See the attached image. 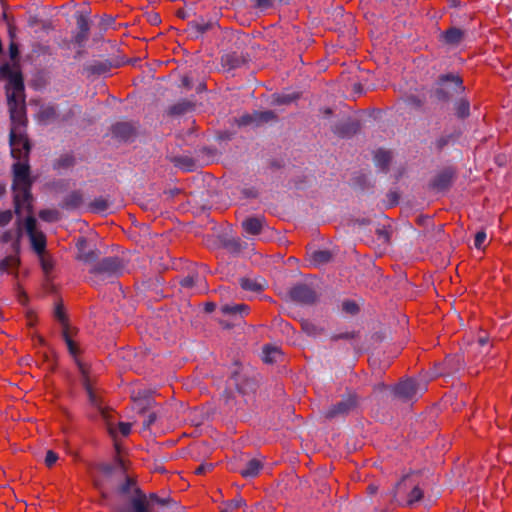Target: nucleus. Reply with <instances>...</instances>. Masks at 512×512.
I'll list each match as a JSON object with an SVG mask.
<instances>
[{
    "label": "nucleus",
    "instance_id": "10",
    "mask_svg": "<svg viewBox=\"0 0 512 512\" xmlns=\"http://www.w3.org/2000/svg\"><path fill=\"white\" fill-rule=\"evenodd\" d=\"M289 297L292 301L305 305L314 304L317 300L316 292L310 286L303 283L294 285L289 290Z\"/></svg>",
    "mask_w": 512,
    "mask_h": 512
},
{
    "label": "nucleus",
    "instance_id": "52",
    "mask_svg": "<svg viewBox=\"0 0 512 512\" xmlns=\"http://www.w3.org/2000/svg\"><path fill=\"white\" fill-rule=\"evenodd\" d=\"M297 98V94H281L276 97L275 102L280 105L290 104Z\"/></svg>",
    "mask_w": 512,
    "mask_h": 512
},
{
    "label": "nucleus",
    "instance_id": "44",
    "mask_svg": "<svg viewBox=\"0 0 512 512\" xmlns=\"http://www.w3.org/2000/svg\"><path fill=\"white\" fill-rule=\"evenodd\" d=\"M90 208L93 212H105L109 208V203L105 198L98 197L91 202Z\"/></svg>",
    "mask_w": 512,
    "mask_h": 512
},
{
    "label": "nucleus",
    "instance_id": "13",
    "mask_svg": "<svg viewBox=\"0 0 512 512\" xmlns=\"http://www.w3.org/2000/svg\"><path fill=\"white\" fill-rule=\"evenodd\" d=\"M455 179V171L452 168H445L438 172L430 181L429 188L437 193L447 191Z\"/></svg>",
    "mask_w": 512,
    "mask_h": 512
},
{
    "label": "nucleus",
    "instance_id": "16",
    "mask_svg": "<svg viewBox=\"0 0 512 512\" xmlns=\"http://www.w3.org/2000/svg\"><path fill=\"white\" fill-rule=\"evenodd\" d=\"M11 156L14 159L19 160H25L28 159L29 153H30V142L26 136V132H22L21 136H17L15 139V145L14 147L11 146Z\"/></svg>",
    "mask_w": 512,
    "mask_h": 512
},
{
    "label": "nucleus",
    "instance_id": "53",
    "mask_svg": "<svg viewBox=\"0 0 512 512\" xmlns=\"http://www.w3.org/2000/svg\"><path fill=\"white\" fill-rule=\"evenodd\" d=\"M73 164H74L73 157L69 156V155H65V156L60 157L57 160V163H56L55 167H57V168H68V167L72 166Z\"/></svg>",
    "mask_w": 512,
    "mask_h": 512
},
{
    "label": "nucleus",
    "instance_id": "49",
    "mask_svg": "<svg viewBox=\"0 0 512 512\" xmlns=\"http://www.w3.org/2000/svg\"><path fill=\"white\" fill-rule=\"evenodd\" d=\"M357 336V333L355 331H345L340 333H334L330 336V339L332 341H338V340H350L354 339Z\"/></svg>",
    "mask_w": 512,
    "mask_h": 512
},
{
    "label": "nucleus",
    "instance_id": "37",
    "mask_svg": "<svg viewBox=\"0 0 512 512\" xmlns=\"http://www.w3.org/2000/svg\"><path fill=\"white\" fill-rule=\"evenodd\" d=\"M302 330L310 337H318L324 334L325 330L323 327L318 326L309 320H303L301 323Z\"/></svg>",
    "mask_w": 512,
    "mask_h": 512
},
{
    "label": "nucleus",
    "instance_id": "5",
    "mask_svg": "<svg viewBox=\"0 0 512 512\" xmlns=\"http://www.w3.org/2000/svg\"><path fill=\"white\" fill-rule=\"evenodd\" d=\"M123 261L117 256H109L91 266L89 273L100 279L117 278L124 272Z\"/></svg>",
    "mask_w": 512,
    "mask_h": 512
},
{
    "label": "nucleus",
    "instance_id": "23",
    "mask_svg": "<svg viewBox=\"0 0 512 512\" xmlns=\"http://www.w3.org/2000/svg\"><path fill=\"white\" fill-rule=\"evenodd\" d=\"M445 369L446 373L448 375H454L459 372H461L465 367V359L464 356L461 354H455L446 357L445 362Z\"/></svg>",
    "mask_w": 512,
    "mask_h": 512
},
{
    "label": "nucleus",
    "instance_id": "27",
    "mask_svg": "<svg viewBox=\"0 0 512 512\" xmlns=\"http://www.w3.org/2000/svg\"><path fill=\"white\" fill-rule=\"evenodd\" d=\"M239 284L243 290L251 292H259L265 287V282L262 278L243 277L239 279Z\"/></svg>",
    "mask_w": 512,
    "mask_h": 512
},
{
    "label": "nucleus",
    "instance_id": "35",
    "mask_svg": "<svg viewBox=\"0 0 512 512\" xmlns=\"http://www.w3.org/2000/svg\"><path fill=\"white\" fill-rule=\"evenodd\" d=\"M391 161V154L389 151L379 149L374 154V163L382 170H386Z\"/></svg>",
    "mask_w": 512,
    "mask_h": 512
},
{
    "label": "nucleus",
    "instance_id": "32",
    "mask_svg": "<svg viewBox=\"0 0 512 512\" xmlns=\"http://www.w3.org/2000/svg\"><path fill=\"white\" fill-rule=\"evenodd\" d=\"M97 469L105 476H111L116 470L123 471L124 464L121 458L116 457L115 462L112 463H99Z\"/></svg>",
    "mask_w": 512,
    "mask_h": 512
},
{
    "label": "nucleus",
    "instance_id": "38",
    "mask_svg": "<svg viewBox=\"0 0 512 512\" xmlns=\"http://www.w3.org/2000/svg\"><path fill=\"white\" fill-rule=\"evenodd\" d=\"M20 264V259L16 253L6 256L0 261V272H8L10 269L16 268Z\"/></svg>",
    "mask_w": 512,
    "mask_h": 512
},
{
    "label": "nucleus",
    "instance_id": "45",
    "mask_svg": "<svg viewBox=\"0 0 512 512\" xmlns=\"http://www.w3.org/2000/svg\"><path fill=\"white\" fill-rule=\"evenodd\" d=\"M280 3H288L289 0H277ZM253 7L261 12L266 11L267 9L273 6L274 0H252Z\"/></svg>",
    "mask_w": 512,
    "mask_h": 512
},
{
    "label": "nucleus",
    "instance_id": "9",
    "mask_svg": "<svg viewBox=\"0 0 512 512\" xmlns=\"http://www.w3.org/2000/svg\"><path fill=\"white\" fill-rule=\"evenodd\" d=\"M217 26V21L212 17L195 16L193 20L188 21L185 31L190 39H199Z\"/></svg>",
    "mask_w": 512,
    "mask_h": 512
},
{
    "label": "nucleus",
    "instance_id": "6",
    "mask_svg": "<svg viewBox=\"0 0 512 512\" xmlns=\"http://www.w3.org/2000/svg\"><path fill=\"white\" fill-rule=\"evenodd\" d=\"M425 385L415 379L400 381L393 388V394L403 402L416 401L425 391Z\"/></svg>",
    "mask_w": 512,
    "mask_h": 512
},
{
    "label": "nucleus",
    "instance_id": "7",
    "mask_svg": "<svg viewBox=\"0 0 512 512\" xmlns=\"http://www.w3.org/2000/svg\"><path fill=\"white\" fill-rule=\"evenodd\" d=\"M357 406V395L354 393H348L347 395H344L339 402L324 410L322 415L328 420L342 418L356 410Z\"/></svg>",
    "mask_w": 512,
    "mask_h": 512
},
{
    "label": "nucleus",
    "instance_id": "1",
    "mask_svg": "<svg viewBox=\"0 0 512 512\" xmlns=\"http://www.w3.org/2000/svg\"><path fill=\"white\" fill-rule=\"evenodd\" d=\"M0 75L7 79L5 92L11 121L9 145L14 147L16 137L26 132L28 123L24 79L21 71L12 69L9 63L0 66Z\"/></svg>",
    "mask_w": 512,
    "mask_h": 512
},
{
    "label": "nucleus",
    "instance_id": "21",
    "mask_svg": "<svg viewBox=\"0 0 512 512\" xmlns=\"http://www.w3.org/2000/svg\"><path fill=\"white\" fill-rule=\"evenodd\" d=\"M84 200L83 195L80 191H72L67 194L62 202L60 203V207L67 211L78 210L83 206Z\"/></svg>",
    "mask_w": 512,
    "mask_h": 512
},
{
    "label": "nucleus",
    "instance_id": "55",
    "mask_svg": "<svg viewBox=\"0 0 512 512\" xmlns=\"http://www.w3.org/2000/svg\"><path fill=\"white\" fill-rule=\"evenodd\" d=\"M487 238V234L485 231L481 230V231H478L476 234H475V238H474V246L476 249H482L483 248V244L485 242Z\"/></svg>",
    "mask_w": 512,
    "mask_h": 512
},
{
    "label": "nucleus",
    "instance_id": "59",
    "mask_svg": "<svg viewBox=\"0 0 512 512\" xmlns=\"http://www.w3.org/2000/svg\"><path fill=\"white\" fill-rule=\"evenodd\" d=\"M133 484V480L129 477H126L125 481L118 488L119 493L122 495L128 494Z\"/></svg>",
    "mask_w": 512,
    "mask_h": 512
},
{
    "label": "nucleus",
    "instance_id": "46",
    "mask_svg": "<svg viewBox=\"0 0 512 512\" xmlns=\"http://www.w3.org/2000/svg\"><path fill=\"white\" fill-rule=\"evenodd\" d=\"M62 337L67 345V348H68V351L69 353L76 357V355L78 354V348L76 346V343L71 339V336L69 334V330L67 331V329H64L62 331Z\"/></svg>",
    "mask_w": 512,
    "mask_h": 512
},
{
    "label": "nucleus",
    "instance_id": "4",
    "mask_svg": "<svg viewBox=\"0 0 512 512\" xmlns=\"http://www.w3.org/2000/svg\"><path fill=\"white\" fill-rule=\"evenodd\" d=\"M464 90L463 79L460 75L446 73L439 75L437 78L433 94L437 100L448 102L453 94L463 93Z\"/></svg>",
    "mask_w": 512,
    "mask_h": 512
},
{
    "label": "nucleus",
    "instance_id": "17",
    "mask_svg": "<svg viewBox=\"0 0 512 512\" xmlns=\"http://www.w3.org/2000/svg\"><path fill=\"white\" fill-rule=\"evenodd\" d=\"M130 505L131 509L121 507L117 512H150L147 495L140 488L135 489V497L130 500Z\"/></svg>",
    "mask_w": 512,
    "mask_h": 512
},
{
    "label": "nucleus",
    "instance_id": "14",
    "mask_svg": "<svg viewBox=\"0 0 512 512\" xmlns=\"http://www.w3.org/2000/svg\"><path fill=\"white\" fill-rule=\"evenodd\" d=\"M77 33L73 36V42L79 47H83L88 39L90 30L89 19L83 13L76 15Z\"/></svg>",
    "mask_w": 512,
    "mask_h": 512
},
{
    "label": "nucleus",
    "instance_id": "22",
    "mask_svg": "<svg viewBox=\"0 0 512 512\" xmlns=\"http://www.w3.org/2000/svg\"><path fill=\"white\" fill-rule=\"evenodd\" d=\"M244 63V56L242 54H238L237 52L226 53L221 57V65L226 71L240 68Z\"/></svg>",
    "mask_w": 512,
    "mask_h": 512
},
{
    "label": "nucleus",
    "instance_id": "11",
    "mask_svg": "<svg viewBox=\"0 0 512 512\" xmlns=\"http://www.w3.org/2000/svg\"><path fill=\"white\" fill-rule=\"evenodd\" d=\"M13 172V184L12 189H16L17 186H32V179L30 176V165L28 159L23 162L20 160L12 165Z\"/></svg>",
    "mask_w": 512,
    "mask_h": 512
},
{
    "label": "nucleus",
    "instance_id": "8",
    "mask_svg": "<svg viewBox=\"0 0 512 512\" xmlns=\"http://www.w3.org/2000/svg\"><path fill=\"white\" fill-rule=\"evenodd\" d=\"M74 116V111L69 109L65 114L59 113L58 106L54 103H43L39 106L36 118L38 122L49 125L55 122H67Z\"/></svg>",
    "mask_w": 512,
    "mask_h": 512
},
{
    "label": "nucleus",
    "instance_id": "41",
    "mask_svg": "<svg viewBox=\"0 0 512 512\" xmlns=\"http://www.w3.org/2000/svg\"><path fill=\"white\" fill-rule=\"evenodd\" d=\"M375 233L379 241L382 244H389L391 240V227L385 225H378L375 229Z\"/></svg>",
    "mask_w": 512,
    "mask_h": 512
},
{
    "label": "nucleus",
    "instance_id": "24",
    "mask_svg": "<svg viewBox=\"0 0 512 512\" xmlns=\"http://www.w3.org/2000/svg\"><path fill=\"white\" fill-rule=\"evenodd\" d=\"M21 229L20 227H17L15 229H9L6 230L1 235V242L2 243H12V250L14 253L18 254L20 250V238H21Z\"/></svg>",
    "mask_w": 512,
    "mask_h": 512
},
{
    "label": "nucleus",
    "instance_id": "19",
    "mask_svg": "<svg viewBox=\"0 0 512 512\" xmlns=\"http://www.w3.org/2000/svg\"><path fill=\"white\" fill-rule=\"evenodd\" d=\"M242 228L248 235H259L267 228L266 220L261 216L247 217L242 221Z\"/></svg>",
    "mask_w": 512,
    "mask_h": 512
},
{
    "label": "nucleus",
    "instance_id": "39",
    "mask_svg": "<svg viewBox=\"0 0 512 512\" xmlns=\"http://www.w3.org/2000/svg\"><path fill=\"white\" fill-rule=\"evenodd\" d=\"M281 356V352L276 347L265 346L263 348L262 360L265 363L271 364L277 361V358Z\"/></svg>",
    "mask_w": 512,
    "mask_h": 512
},
{
    "label": "nucleus",
    "instance_id": "61",
    "mask_svg": "<svg viewBox=\"0 0 512 512\" xmlns=\"http://www.w3.org/2000/svg\"><path fill=\"white\" fill-rule=\"evenodd\" d=\"M157 417L158 415L156 412L149 413L146 419L143 421V429H149L151 425L155 423Z\"/></svg>",
    "mask_w": 512,
    "mask_h": 512
},
{
    "label": "nucleus",
    "instance_id": "2",
    "mask_svg": "<svg viewBox=\"0 0 512 512\" xmlns=\"http://www.w3.org/2000/svg\"><path fill=\"white\" fill-rule=\"evenodd\" d=\"M392 502L398 505L413 506L423 497V491L417 485L412 484L408 476H404L396 483L390 492Z\"/></svg>",
    "mask_w": 512,
    "mask_h": 512
},
{
    "label": "nucleus",
    "instance_id": "62",
    "mask_svg": "<svg viewBox=\"0 0 512 512\" xmlns=\"http://www.w3.org/2000/svg\"><path fill=\"white\" fill-rule=\"evenodd\" d=\"M176 15L181 19H188L191 15L196 16V13L192 11V8H182L177 10Z\"/></svg>",
    "mask_w": 512,
    "mask_h": 512
},
{
    "label": "nucleus",
    "instance_id": "60",
    "mask_svg": "<svg viewBox=\"0 0 512 512\" xmlns=\"http://www.w3.org/2000/svg\"><path fill=\"white\" fill-rule=\"evenodd\" d=\"M58 460V454L52 450H48L45 456V464L47 467H52Z\"/></svg>",
    "mask_w": 512,
    "mask_h": 512
},
{
    "label": "nucleus",
    "instance_id": "63",
    "mask_svg": "<svg viewBox=\"0 0 512 512\" xmlns=\"http://www.w3.org/2000/svg\"><path fill=\"white\" fill-rule=\"evenodd\" d=\"M87 240L85 237H79L76 242V248L78 250V254H82L87 249Z\"/></svg>",
    "mask_w": 512,
    "mask_h": 512
},
{
    "label": "nucleus",
    "instance_id": "31",
    "mask_svg": "<svg viewBox=\"0 0 512 512\" xmlns=\"http://www.w3.org/2000/svg\"><path fill=\"white\" fill-rule=\"evenodd\" d=\"M455 115L459 119H466L470 116V102L467 98L461 97L454 102Z\"/></svg>",
    "mask_w": 512,
    "mask_h": 512
},
{
    "label": "nucleus",
    "instance_id": "30",
    "mask_svg": "<svg viewBox=\"0 0 512 512\" xmlns=\"http://www.w3.org/2000/svg\"><path fill=\"white\" fill-rule=\"evenodd\" d=\"M193 108L194 104L191 101L182 99L168 108V114L171 116H180L191 111Z\"/></svg>",
    "mask_w": 512,
    "mask_h": 512
},
{
    "label": "nucleus",
    "instance_id": "43",
    "mask_svg": "<svg viewBox=\"0 0 512 512\" xmlns=\"http://www.w3.org/2000/svg\"><path fill=\"white\" fill-rule=\"evenodd\" d=\"M200 280L201 277L198 273H189L180 280V285L183 288L190 289L193 288Z\"/></svg>",
    "mask_w": 512,
    "mask_h": 512
},
{
    "label": "nucleus",
    "instance_id": "18",
    "mask_svg": "<svg viewBox=\"0 0 512 512\" xmlns=\"http://www.w3.org/2000/svg\"><path fill=\"white\" fill-rule=\"evenodd\" d=\"M489 340L487 337H479L476 342L469 345L467 349V359L469 362H475L479 357L489 352Z\"/></svg>",
    "mask_w": 512,
    "mask_h": 512
},
{
    "label": "nucleus",
    "instance_id": "36",
    "mask_svg": "<svg viewBox=\"0 0 512 512\" xmlns=\"http://www.w3.org/2000/svg\"><path fill=\"white\" fill-rule=\"evenodd\" d=\"M332 259V254L328 250H315L311 254V263L315 266L328 263Z\"/></svg>",
    "mask_w": 512,
    "mask_h": 512
},
{
    "label": "nucleus",
    "instance_id": "25",
    "mask_svg": "<svg viewBox=\"0 0 512 512\" xmlns=\"http://www.w3.org/2000/svg\"><path fill=\"white\" fill-rule=\"evenodd\" d=\"M112 63L109 60L93 61L85 66V71L89 75H104L110 71Z\"/></svg>",
    "mask_w": 512,
    "mask_h": 512
},
{
    "label": "nucleus",
    "instance_id": "64",
    "mask_svg": "<svg viewBox=\"0 0 512 512\" xmlns=\"http://www.w3.org/2000/svg\"><path fill=\"white\" fill-rule=\"evenodd\" d=\"M118 428L123 436H128L131 432V424L127 422H119Z\"/></svg>",
    "mask_w": 512,
    "mask_h": 512
},
{
    "label": "nucleus",
    "instance_id": "47",
    "mask_svg": "<svg viewBox=\"0 0 512 512\" xmlns=\"http://www.w3.org/2000/svg\"><path fill=\"white\" fill-rule=\"evenodd\" d=\"M54 315L56 317V319L61 323V325L63 326V330L64 329H67V331L69 330V325H68V319H67V316L66 314L64 313L63 311V307L61 304H58L55 308V312H54Z\"/></svg>",
    "mask_w": 512,
    "mask_h": 512
},
{
    "label": "nucleus",
    "instance_id": "15",
    "mask_svg": "<svg viewBox=\"0 0 512 512\" xmlns=\"http://www.w3.org/2000/svg\"><path fill=\"white\" fill-rule=\"evenodd\" d=\"M359 122L357 120L346 118L332 127L334 134L341 138H348L357 133L359 130Z\"/></svg>",
    "mask_w": 512,
    "mask_h": 512
},
{
    "label": "nucleus",
    "instance_id": "56",
    "mask_svg": "<svg viewBox=\"0 0 512 512\" xmlns=\"http://www.w3.org/2000/svg\"><path fill=\"white\" fill-rule=\"evenodd\" d=\"M13 218L11 210L0 211V227L8 225Z\"/></svg>",
    "mask_w": 512,
    "mask_h": 512
},
{
    "label": "nucleus",
    "instance_id": "48",
    "mask_svg": "<svg viewBox=\"0 0 512 512\" xmlns=\"http://www.w3.org/2000/svg\"><path fill=\"white\" fill-rule=\"evenodd\" d=\"M452 140H453V135L452 134L442 135V136H440L439 138L436 139V141L434 143L435 148L438 151H441L444 147L449 145L452 142Z\"/></svg>",
    "mask_w": 512,
    "mask_h": 512
},
{
    "label": "nucleus",
    "instance_id": "29",
    "mask_svg": "<svg viewBox=\"0 0 512 512\" xmlns=\"http://www.w3.org/2000/svg\"><path fill=\"white\" fill-rule=\"evenodd\" d=\"M262 467V462L254 458L249 460L245 467L239 470V473L244 478H254L259 474Z\"/></svg>",
    "mask_w": 512,
    "mask_h": 512
},
{
    "label": "nucleus",
    "instance_id": "28",
    "mask_svg": "<svg viewBox=\"0 0 512 512\" xmlns=\"http://www.w3.org/2000/svg\"><path fill=\"white\" fill-rule=\"evenodd\" d=\"M31 243V247L38 256H42L46 249V236L43 232H37L28 235Z\"/></svg>",
    "mask_w": 512,
    "mask_h": 512
},
{
    "label": "nucleus",
    "instance_id": "12",
    "mask_svg": "<svg viewBox=\"0 0 512 512\" xmlns=\"http://www.w3.org/2000/svg\"><path fill=\"white\" fill-rule=\"evenodd\" d=\"M32 186H17L12 189L14 193V209L17 215H21L23 210L31 211L32 208Z\"/></svg>",
    "mask_w": 512,
    "mask_h": 512
},
{
    "label": "nucleus",
    "instance_id": "40",
    "mask_svg": "<svg viewBox=\"0 0 512 512\" xmlns=\"http://www.w3.org/2000/svg\"><path fill=\"white\" fill-rule=\"evenodd\" d=\"M173 162L177 167H180L186 171H192L195 168L194 160L187 156L174 157Z\"/></svg>",
    "mask_w": 512,
    "mask_h": 512
},
{
    "label": "nucleus",
    "instance_id": "58",
    "mask_svg": "<svg viewBox=\"0 0 512 512\" xmlns=\"http://www.w3.org/2000/svg\"><path fill=\"white\" fill-rule=\"evenodd\" d=\"M25 226H26V232H27L28 235H31V234H34V233L38 232L36 230V220H35V218L33 216H28L27 217Z\"/></svg>",
    "mask_w": 512,
    "mask_h": 512
},
{
    "label": "nucleus",
    "instance_id": "42",
    "mask_svg": "<svg viewBox=\"0 0 512 512\" xmlns=\"http://www.w3.org/2000/svg\"><path fill=\"white\" fill-rule=\"evenodd\" d=\"M39 218L45 222H56L60 219V213L56 209H43L39 212Z\"/></svg>",
    "mask_w": 512,
    "mask_h": 512
},
{
    "label": "nucleus",
    "instance_id": "54",
    "mask_svg": "<svg viewBox=\"0 0 512 512\" xmlns=\"http://www.w3.org/2000/svg\"><path fill=\"white\" fill-rule=\"evenodd\" d=\"M150 500L152 503L158 504L160 506H167L171 499L170 498H161L156 493H150L147 496V500Z\"/></svg>",
    "mask_w": 512,
    "mask_h": 512
},
{
    "label": "nucleus",
    "instance_id": "50",
    "mask_svg": "<svg viewBox=\"0 0 512 512\" xmlns=\"http://www.w3.org/2000/svg\"><path fill=\"white\" fill-rule=\"evenodd\" d=\"M342 310L351 315H355L359 311L358 305L352 300H345L342 302Z\"/></svg>",
    "mask_w": 512,
    "mask_h": 512
},
{
    "label": "nucleus",
    "instance_id": "26",
    "mask_svg": "<svg viewBox=\"0 0 512 512\" xmlns=\"http://www.w3.org/2000/svg\"><path fill=\"white\" fill-rule=\"evenodd\" d=\"M441 37L446 44L457 46L463 40L464 32L457 27H451L443 32Z\"/></svg>",
    "mask_w": 512,
    "mask_h": 512
},
{
    "label": "nucleus",
    "instance_id": "57",
    "mask_svg": "<svg viewBox=\"0 0 512 512\" xmlns=\"http://www.w3.org/2000/svg\"><path fill=\"white\" fill-rule=\"evenodd\" d=\"M226 505L234 511L245 505V500L238 495L234 499L230 500Z\"/></svg>",
    "mask_w": 512,
    "mask_h": 512
},
{
    "label": "nucleus",
    "instance_id": "20",
    "mask_svg": "<svg viewBox=\"0 0 512 512\" xmlns=\"http://www.w3.org/2000/svg\"><path fill=\"white\" fill-rule=\"evenodd\" d=\"M111 133L113 137L126 142L133 139L136 131L134 126L129 122H118L112 126Z\"/></svg>",
    "mask_w": 512,
    "mask_h": 512
},
{
    "label": "nucleus",
    "instance_id": "33",
    "mask_svg": "<svg viewBox=\"0 0 512 512\" xmlns=\"http://www.w3.org/2000/svg\"><path fill=\"white\" fill-rule=\"evenodd\" d=\"M221 312L225 315L243 316L244 314H248L249 306L246 304H225L221 307Z\"/></svg>",
    "mask_w": 512,
    "mask_h": 512
},
{
    "label": "nucleus",
    "instance_id": "34",
    "mask_svg": "<svg viewBox=\"0 0 512 512\" xmlns=\"http://www.w3.org/2000/svg\"><path fill=\"white\" fill-rule=\"evenodd\" d=\"M101 252L96 247L91 249H86L82 254L77 255V259L82 261L85 264H95L99 261V257Z\"/></svg>",
    "mask_w": 512,
    "mask_h": 512
},
{
    "label": "nucleus",
    "instance_id": "3",
    "mask_svg": "<svg viewBox=\"0 0 512 512\" xmlns=\"http://www.w3.org/2000/svg\"><path fill=\"white\" fill-rule=\"evenodd\" d=\"M76 364L81 373L82 385L88 395V401L90 405L98 411L101 418L106 422L110 434L114 436V430L110 421V409L103 405L102 399L94 391L88 377V369L86 365L78 359H76Z\"/></svg>",
    "mask_w": 512,
    "mask_h": 512
},
{
    "label": "nucleus",
    "instance_id": "51",
    "mask_svg": "<svg viewBox=\"0 0 512 512\" xmlns=\"http://www.w3.org/2000/svg\"><path fill=\"white\" fill-rule=\"evenodd\" d=\"M239 381H240V376L236 375L235 376V385L237 387V390L242 394H246L248 392V390H252L255 386L254 381L248 380L245 385L240 384Z\"/></svg>",
    "mask_w": 512,
    "mask_h": 512
}]
</instances>
